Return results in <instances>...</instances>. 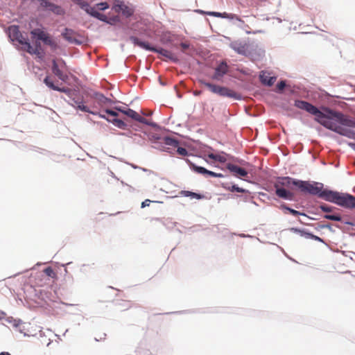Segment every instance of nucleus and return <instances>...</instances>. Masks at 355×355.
<instances>
[{
	"mask_svg": "<svg viewBox=\"0 0 355 355\" xmlns=\"http://www.w3.org/2000/svg\"><path fill=\"white\" fill-rule=\"evenodd\" d=\"M294 105L315 116V120L324 127L341 135L351 137L352 132L347 127L355 128V121L349 119L346 115L328 107H322V111L309 102L296 100Z\"/></svg>",
	"mask_w": 355,
	"mask_h": 355,
	"instance_id": "nucleus-1",
	"label": "nucleus"
},
{
	"mask_svg": "<svg viewBox=\"0 0 355 355\" xmlns=\"http://www.w3.org/2000/svg\"><path fill=\"white\" fill-rule=\"evenodd\" d=\"M44 83L48 87L51 88V89L66 93L71 98L73 101L72 105L75 108L85 112L96 114V112L90 111L89 107L83 104V97L81 96H78L76 91H72L71 89L65 87L60 88L55 85L49 76H46L44 80Z\"/></svg>",
	"mask_w": 355,
	"mask_h": 355,
	"instance_id": "nucleus-2",
	"label": "nucleus"
},
{
	"mask_svg": "<svg viewBox=\"0 0 355 355\" xmlns=\"http://www.w3.org/2000/svg\"><path fill=\"white\" fill-rule=\"evenodd\" d=\"M200 83L202 85H203L204 86H205L207 88H208L211 92H212L214 94H216L220 96L233 98L234 99L240 98L239 94H238L234 90H232L228 87L214 85V84L206 82L205 80H200Z\"/></svg>",
	"mask_w": 355,
	"mask_h": 355,
	"instance_id": "nucleus-3",
	"label": "nucleus"
},
{
	"mask_svg": "<svg viewBox=\"0 0 355 355\" xmlns=\"http://www.w3.org/2000/svg\"><path fill=\"white\" fill-rule=\"evenodd\" d=\"M293 185L297 187L301 192L313 196H319L320 191L323 189V184L320 182L311 183L309 181L298 180L293 182Z\"/></svg>",
	"mask_w": 355,
	"mask_h": 355,
	"instance_id": "nucleus-4",
	"label": "nucleus"
},
{
	"mask_svg": "<svg viewBox=\"0 0 355 355\" xmlns=\"http://www.w3.org/2000/svg\"><path fill=\"white\" fill-rule=\"evenodd\" d=\"M66 62L62 58L52 60L51 70L53 73L62 81L66 82L68 80L67 74L64 71L66 68Z\"/></svg>",
	"mask_w": 355,
	"mask_h": 355,
	"instance_id": "nucleus-5",
	"label": "nucleus"
},
{
	"mask_svg": "<svg viewBox=\"0 0 355 355\" xmlns=\"http://www.w3.org/2000/svg\"><path fill=\"white\" fill-rule=\"evenodd\" d=\"M31 34L38 40H42L44 43L51 47L52 50H55L58 48V44L55 40H53L49 33L44 32L40 28H35L31 31Z\"/></svg>",
	"mask_w": 355,
	"mask_h": 355,
	"instance_id": "nucleus-6",
	"label": "nucleus"
},
{
	"mask_svg": "<svg viewBox=\"0 0 355 355\" xmlns=\"http://www.w3.org/2000/svg\"><path fill=\"white\" fill-rule=\"evenodd\" d=\"M8 33L9 38L12 42H17L22 46H24L28 42V40L22 35L18 26L12 25L9 26Z\"/></svg>",
	"mask_w": 355,
	"mask_h": 355,
	"instance_id": "nucleus-7",
	"label": "nucleus"
},
{
	"mask_svg": "<svg viewBox=\"0 0 355 355\" xmlns=\"http://www.w3.org/2000/svg\"><path fill=\"white\" fill-rule=\"evenodd\" d=\"M335 204L347 209L354 208L355 196L338 192Z\"/></svg>",
	"mask_w": 355,
	"mask_h": 355,
	"instance_id": "nucleus-8",
	"label": "nucleus"
},
{
	"mask_svg": "<svg viewBox=\"0 0 355 355\" xmlns=\"http://www.w3.org/2000/svg\"><path fill=\"white\" fill-rule=\"evenodd\" d=\"M40 6L52 12L61 15L64 13V10L59 6L48 1L47 0H40Z\"/></svg>",
	"mask_w": 355,
	"mask_h": 355,
	"instance_id": "nucleus-9",
	"label": "nucleus"
},
{
	"mask_svg": "<svg viewBox=\"0 0 355 355\" xmlns=\"http://www.w3.org/2000/svg\"><path fill=\"white\" fill-rule=\"evenodd\" d=\"M338 193V191L322 189L320 190L318 197L326 201L336 203Z\"/></svg>",
	"mask_w": 355,
	"mask_h": 355,
	"instance_id": "nucleus-10",
	"label": "nucleus"
},
{
	"mask_svg": "<svg viewBox=\"0 0 355 355\" xmlns=\"http://www.w3.org/2000/svg\"><path fill=\"white\" fill-rule=\"evenodd\" d=\"M228 66L226 62H222L215 69V73L211 77L213 80H220L227 73Z\"/></svg>",
	"mask_w": 355,
	"mask_h": 355,
	"instance_id": "nucleus-11",
	"label": "nucleus"
},
{
	"mask_svg": "<svg viewBox=\"0 0 355 355\" xmlns=\"http://www.w3.org/2000/svg\"><path fill=\"white\" fill-rule=\"evenodd\" d=\"M299 180H295L290 177H280L278 178L276 182L274 184L275 188H283L290 187L291 185H293V182L298 181Z\"/></svg>",
	"mask_w": 355,
	"mask_h": 355,
	"instance_id": "nucleus-12",
	"label": "nucleus"
},
{
	"mask_svg": "<svg viewBox=\"0 0 355 355\" xmlns=\"http://www.w3.org/2000/svg\"><path fill=\"white\" fill-rule=\"evenodd\" d=\"M62 36L69 42L80 44L81 42L76 38V33L72 29L65 28L62 33Z\"/></svg>",
	"mask_w": 355,
	"mask_h": 355,
	"instance_id": "nucleus-13",
	"label": "nucleus"
},
{
	"mask_svg": "<svg viewBox=\"0 0 355 355\" xmlns=\"http://www.w3.org/2000/svg\"><path fill=\"white\" fill-rule=\"evenodd\" d=\"M193 169L195 172L204 175H209L214 178H223V175L222 173H217L211 171L206 169L204 167L198 166L196 165H193Z\"/></svg>",
	"mask_w": 355,
	"mask_h": 355,
	"instance_id": "nucleus-14",
	"label": "nucleus"
},
{
	"mask_svg": "<svg viewBox=\"0 0 355 355\" xmlns=\"http://www.w3.org/2000/svg\"><path fill=\"white\" fill-rule=\"evenodd\" d=\"M227 168L236 176L245 177L248 175L245 169L233 164H227Z\"/></svg>",
	"mask_w": 355,
	"mask_h": 355,
	"instance_id": "nucleus-15",
	"label": "nucleus"
},
{
	"mask_svg": "<svg viewBox=\"0 0 355 355\" xmlns=\"http://www.w3.org/2000/svg\"><path fill=\"white\" fill-rule=\"evenodd\" d=\"M113 9L116 12H121L126 17H130L133 13L132 10L123 3L115 4L113 7Z\"/></svg>",
	"mask_w": 355,
	"mask_h": 355,
	"instance_id": "nucleus-16",
	"label": "nucleus"
},
{
	"mask_svg": "<svg viewBox=\"0 0 355 355\" xmlns=\"http://www.w3.org/2000/svg\"><path fill=\"white\" fill-rule=\"evenodd\" d=\"M275 194L281 198L285 200H293L294 198L293 193L287 191L284 188H275Z\"/></svg>",
	"mask_w": 355,
	"mask_h": 355,
	"instance_id": "nucleus-17",
	"label": "nucleus"
},
{
	"mask_svg": "<svg viewBox=\"0 0 355 355\" xmlns=\"http://www.w3.org/2000/svg\"><path fill=\"white\" fill-rule=\"evenodd\" d=\"M261 83L268 86H272L276 81L275 76H270L269 73L262 71L259 76Z\"/></svg>",
	"mask_w": 355,
	"mask_h": 355,
	"instance_id": "nucleus-18",
	"label": "nucleus"
},
{
	"mask_svg": "<svg viewBox=\"0 0 355 355\" xmlns=\"http://www.w3.org/2000/svg\"><path fill=\"white\" fill-rule=\"evenodd\" d=\"M130 40L136 45L146 49L148 50L153 52H155L156 50V48L151 47L150 44L148 42H142L139 40L137 37L132 36L130 37Z\"/></svg>",
	"mask_w": 355,
	"mask_h": 355,
	"instance_id": "nucleus-19",
	"label": "nucleus"
},
{
	"mask_svg": "<svg viewBox=\"0 0 355 355\" xmlns=\"http://www.w3.org/2000/svg\"><path fill=\"white\" fill-rule=\"evenodd\" d=\"M21 49L31 55H36L40 58L42 56L41 48L33 47L29 42L26 44L24 46H21Z\"/></svg>",
	"mask_w": 355,
	"mask_h": 355,
	"instance_id": "nucleus-20",
	"label": "nucleus"
},
{
	"mask_svg": "<svg viewBox=\"0 0 355 355\" xmlns=\"http://www.w3.org/2000/svg\"><path fill=\"white\" fill-rule=\"evenodd\" d=\"M76 3L82 9L85 10L87 13L89 14L90 15L93 14V12L95 10V8L94 7L90 6L87 2L83 0H78Z\"/></svg>",
	"mask_w": 355,
	"mask_h": 355,
	"instance_id": "nucleus-21",
	"label": "nucleus"
},
{
	"mask_svg": "<svg viewBox=\"0 0 355 355\" xmlns=\"http://www.w3.org/2000/svg\"><path fill=\"white\" fill-rule=\"evenodd\" d=\"M95 99L96 100L98 103L101 106L107 104H110L112 103V101L110 98L105 96L103 94L96 93L95 94Z\"/></svg>",
	"mask_w": 355,
	"mask_h": 355,
	"instance_id": "nucleus-22",
	"label": "nucleus"
},
{
	"mask_svg": "<svg viewBox=\"0 0 355 355\" xmlns=\"http://www.w3.org/2000/svg\"><path fill=\"white\" fill-rule=\"evenodd\" d=\"M115 109L116 110L122 112L123 114L127 115L128 116L130 117L131 119H132L134 120H136V119H137V117L138 116V114H139V113H137L135 110H133L132 109H130V108L126 109V110H123L121 107H116Z\"/></svg>",
	"mask_w": 355,
	"mask_h": 355,
	"instance_id": "nucleus-23",
	"label": "nucleus"
},
{
	"mask_svg": "<svg viewBox=\"0 0 355 355\" xmlns=\"http://www.w3.org/2000/svg\"><path fill=\"white\" fill-rule=\"evenodd\" d=\"M207 15L210 16L217 17H222V18H228L233 19L234 18H236V16L234 14H230L227 12H207Z\"/></svg>",
	"mask_w": 355,
	"mask_h": 355,
	"instance_id": "nucleus-24",
	"label": "nucleus"
},
{
	"mask_svg": "<svg viewBox=\"0 0 355 355\" xmlns=\"http://www.w3.org/2000/svg\"><path fill=\"white\" fill-rule=\"evenodd\" d=\"M155 52H157V53H159L160 55H162L170 60H175L173 53L166 49H164L162 48H159V49L156 48V50Z\"/></svg>",
	"mask_w": 355,
	"mask_h": 355,
	"instance_id": "nucleus-25",
	"label": "nucleus"
},
{
	"mask_svg": "<svg viewBox=\"0 0 355 355\" xmlns=\"http://www.w3.org/2000/svg\"><path fill=\"white\" fill-rule=\"evenodd\" d=\"M180 193L183 196L191 197L193 198H196V199H198V200L202 199L203 198L202 195L197 193H194V192H192V191H182L180 192Z\"/></svg>",
	"mask_w": 355,
	"mask_h": 355,
	"instance_id": "nucleus-26",
	"label": "nucleus"
},
{
	"mask_svg": "<svg viewBox=\"0 0 355 355\" xmlns=\"http://www.w3.org/2000/svg\"><path fill=\"white\" fill-rule=\"evenodd\" d=\"M209 158L214 159L215 161H218L220 163H225L227 161V159L224 155H217L214 153L208 154Z\"/></svg>",
	"mask_w": 355,
	"mask_h": 355,
	"instance_id": "nucleus-27",
	"label": "nucleus"
},
{
	"mask_svg": "<svg viewBox=\"0 0 355 355\" xmlns=\"http://www.w3.org/2000/svg\"><path fill=\"white\" fill-rule=\"evenodd\" d=\"M163 142L164 144H166L167 146H171L173 147H178V146L179 144V142L178 140H176L173 138H171V137H164L163 139Z\"/></svg>",
	"mask_w": 355,
	"mask_h": 355,
	"instance_id": "nucleus-28",
	"label": "nucleus"
},
{
	"mask_svg": "<svg viewBox=\"0 0 355 355\" xmlns=\"http://www.w3.org/2000/svg\"><path fill=\"white\" fill-rule=\"evenodd\" d=\"M324 218L325 219H328V220H334V221H340L342 219V218L339 214L333 213V212L325 214L324 216Z\"/></svg>",
	"mask_w": 355,
	"mask_h": 355,
	"instance_id": "nucleus-29",
	"label": "nucleus"
},
{
	"mask_svg": "<svg viewBox=\"0 0 355 355\" xmlns=\"http://www.w3.org/2000/svg\"><path fill=\"white\" fill-rule=\"evenodd\" d=\"M92 16L97 18L98 19H99L101 21H105V22H107V23H110V24L112 23L111 21H108V18H107V17L106 15L98 12L96 10H94L93 14H92Z\"/></svg>",
	"mask_w": 355,
	"mask_h": 355,
	"instance_id": "nucleus-30",
	"label": "nucleus"
},
{
	"mask_svg": "<svg viewBox=\"0 0 355 355\" xmlns=\"http://www.w3.org/2000/svg\"><path fill=\"white\" fill-rule=\"evenodd\" d=\"M135 121H137L138 122H140L141 123H144V124L152 126V127H155L156 126V123H155L148 121V119H146L144 117L141 116L139 114H138V116L137 117Z\"/></svg>",
	"mask_w": 355,
	"mask_h": 355,
	"instance_id": "nucleus-31",
	"label": "nucleus"
},
{
	"mask_svg": "<svg viewBox=\"0 0 355 355\" xmlns=\"http://www.w3.org/2000/svg\"><path fill=\"white\" fill-rule=\"evenodd\" d=\"M135 121H137L138 122H140L141 123H144V124L152 126V127H155L156 126V123H155L148 121V119H146L144 117L141 116L139 114H138V116L137 117Z\"/></svg>",
	"mask_w": 355,
	"mask_h": 355,
	"instance_id": "nucleus-32",
	"label": "nucleus"
},
{
	"mask_svg": "<svg viewBox=\"0 0 355 355\" xmlns=\"http://www.w3.org/2000/svg\"><path fill=\"white\" fill-rule=\"evenodd\" d=\"M282 208L284 209H286L288 210L292 215L295 216H299V215H303V216H306L305 214H303V213H301L297 210H295L293 209H291L288 207H287L286 205H283L282 206Z\"/></svg>",
	"mask_w": 355,
	"mask_h": 355,
	"instance_id": "nucleus-33",
	"label": "nucleus"
},
{
	"mask_svg": "<svg viewBox=\"0 0 355 355\" xmlns=\"http://www.w3.org/2000/svg\"><path fill=\"white\" fill-rule=\"evenodd\" d=\"M108 121H111L115 125L120 128H123L125 126V123L121 119H114L113 120H110L108 119H106Z\"/></svg>",
	"mask_w": 355,
	"mask_h": 355,
	"instance_id": "nucleus-34",
	"label": "nucleus"
},
{
	"mask_svg": "<svg viewBox=\"0 0 355 355\" xmlns=\"http://www.w3.org/2000/svg\"><path fill=\"white\" fill-rule=\"evenodd\" d=\"M320 209L322 211H324V212H325V213H327V214L331 213V212H333V211H334V210L335 209V208H334V207H331V206H329V205H324H324H321L320 206Z\"/></svg>",
	"mask_w": 355,
	"mask_h": 355,
	"instance_id": "nucleus-35",
	"label": "nucleus"
},
{
	"mask_svg": "<svg viewBox=\"0 0 355 355\" xmlns=\"http://www.w3.org/2000/svg\"><path fill=\"white\" fill-rule=\"evenodd\" d=\"M43 272L48 277H52V278H54L56 275H55V272H54V270L52 269V268L51 267H47L44 270H43Z\"/></svg>",
	"mask_w": 355,
	"mask_h": 355,
	"instance_id": "nucleus-36",
	"label": "nucleus"
},
{
	"mask_svg": "<svg viewBox=\"0 0 355 355\" xmlns=\"http://www.w3.org/2000/svg\"><path fill=\"white\" fill-rule=\"evenodd\" d=\"M227 189L230 191H236V192H239V193H244L246 192V191L244 189L240 188L237 185H235V184L232 185V187H229L228 188H227Z\"/></svg>",
	"mask_w": 355,
	"mask_h": 355,
	"instance_id": "nucleus-37",
	"label": "nucleus"
},
{
	"mask_svg": "<svg viewBox=\"0 0 355 355\" xmlns=\"http://www.w3.org/2000/svg\"><path fill=\"white\" fill-rule=\"evenodd\" d=\"M96 7L100 10H105L109 8V6H108L107 3H106V2H101L99 3H97Z\"/></svg>",
	"mask_w": 355,
	"mask_h": 355,
	"instance_id": "nucleus-38",
	"label": "nucleus"
},
{
	"mask_svg": "<svg viewBox=\"0 0 355 355\" xmlns=\"http://www.w3.org/2000/svg\"><path fill=\"white\" fill-rule=\"evenodd\" d=\"M177 152L182 156H186L188 154V151L183 147H178Z\"/></svg>",
	"mask_w": 355,
	"mask_h": 355,
	"instance_id": "nucleus-39",
	"label": "nucleus"
},
{
	"mask_svg": "<svg viewBox=\"0 0 355 355\" xmlns=\"http://www.w3.org/2000/svg\"><path fill=\"white\" fill-rule=\"evenodd\" d=\"M286 87V83L285 81H280L277 85V88L279 91H282L284 87Z\"/></svg>",
	"mask_w": 355,
	"mask_h": 355,
	"instance_id": "nucleus-40",
	"label": "nucleus"
},
{
	"mask_svg": "<svg viewBox=\"0 0 355 355\" xmlns=\"http://www.w3.org/2000/svg\"><path fill=\"white\" fill-rule=\"evenodd\" d=\"M297 231L300 232L301 235L304 236L306 239H311V237H312L313 234H311V233L306 232L300 231V230H297Z\"/></svg>",
	"mask_w": 355,
	"mask_h": 355,
	"instance_id": "nucleus-41",
	"label": "nucleus"
},
{
	"mask_svg": "<svg viewBox=\"0 0 355 355\" xmlns=\"http://www.w3.org/2000/svg\"><path fill=\"white\" fill-rule=\"evenodd\" d=\"M105 113H107V114H109L112 116H118V113L112 110L107 109L105 110Z\"/></svg>",
	"mask_w": 355,
	"mask_h": 355,
	"instance_id": "nucleus-42",
	"label": "nucleus"
},
{
	"mask_svg": "<svg viewBox=\"0 0 355 355\" xmlns=\"http://www.w3.org/2000/svg\"><path fill=\"white\" fill-rule=\"evenodd\" d=\"M152 201L150 200H148V199H146L145 200L144 202H142L141 203V207L142 208H144L146 207H148L150 205V203ZM155 202H158V201H154Z\"/></svg>",
	"mask_w": 355,
	"mask_h": 355,
	"instance_id": "nucleus-43",
	"label": "nucleus"
},
{
	"mask_svg": "<svg viewBox=\"0 0 355 355\" xmlns=\"http://www.w3.org/2000/svg\"><path fill=\"white\" fill-rule=\"evenodd\" d=\"M180 46L182 48L183 51H184L189 48V44H187L186 43H181Z\"/></svg>",
	"mask_w": 355,
	"mask_h": 355,
	"instance_id": "nucleus-44",
	"label": "nucleus"
},
{
	"mask_svg": "<svg viewBox=\"0 0 355 355\" xmlns=\"http://www.w3.org/2000/svg\"><path fill=\"white\" fill-rule=\"evenodd\" d=\"M311 239H314L315 241H322V239L320 237H318V236L313 235V234H312Z\"/></svg>",
	"mask_w": 355,
	"mask_h": 355,
	"instance_id": "nucleus-45",
	"label": "nucleus"
},
{
	"mask_svg": "<svg viewBox=\"0 0 355 355\" xmlns=\"http://www.w3.org/2000/svg\"><path fill=\"white\" fill-rule=\"evenodd\" d=\"M110 20L112 21V22H116L119 20V18L118 17H114L113 18H111Z\"/></svg>",
	"mask_w": 355,
	"mask_h": 355,
	"instance_id": "nucleus-46",
	"label": "nucleus"
},
{
	"mask_svg": "<svg viewBox=\"0 0 355 355\" xmlns=\"http://www.w3.org/2000/svg\"><path fill=\"white\" fill-rule=\"evenodd\" d=\"M0 355H11L9 352H3L0 353Z\"/></svg>",
	"mask_w": 355,
	"mask_h": 355,
	"instance_id": "nucleus-47",
	"label": "nucleus"
},
{
	"mask_svg": "<svg viewBox=\"0 0 355 355\" xmlns=\"http://www.w3.org/2000/svg\"><path fill=\"white\" fill-rule=\"evenodd\" d=\"M35 47L41 48V47H40V42H35Z\"/></svg>",
	"mask_w": 355,
	"mask_h": 355,
	"instance_id": "nucleus-48",
	"label": "nucleus"
},
{
	"mask_svg": "<svg viewBox=\"0 0 355 355\" xmlns=\"http://www.w3.org/2000/svg\"><path fill=\"white\" fill-rule=\"evenodd\" d=\"M100 117L101 118H103V119H106L105 116L103 115V114H99Z\"/></svg>",
	"mask_w": 355,
	"mask_h": 355,
	"instance_id": "nucleus-49",
	"label": "nucleus"
},
{
	"mask_svg": "<svg viewBox=\"0 0 355 355\" xmlns=\"http://www.w3.org/2000/svg\"><path fill=\"white\" fill-rule=\"evenodd\" d=\"M354 207H355V205H354Z\"/></svg>",
	"mask_w": 355,
	"mask_h": 355,
	"instance_id": "nucleus-50",
	"label": "nucleus"
}]
</instances>
